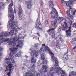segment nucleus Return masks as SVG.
<instances>
[{"label":"nucleus","instance_id":"1","mask_svg":"<svg viewBox=\"0 0 76 76\" xmlns=\"http://www.w3.org/2000/svg\"><path fill=\"white\" fill-rule=\"evenodd\" d=\"M18 35L15 36L13 39V40L12 41L10 42H9V45H11L12 47L16 48H13L15 50L17 51V50L18 48H22V46L23 45V42L22 40H19L20 39H23L25 37L24 36H22L20 37L19 36H17Z\"/></svg>","mask_w":76,"mask_h":76},{"label":"nucleus","instance_id":"2","mask_svg":"<svg viewBox=\"0 0 76 76\" xmlns=\"http://www.w3.org/2000/svg\"><path fill=\"white\" fill-rule=\"evenodd\" d=\"M10 50H11V53L9 54V58H6L5 60V61H8L9 60V62L7 61L6 62V64H8V66H10L11 65L13 66V64H11V63H15V61H14L13 60V58H14V56H13V54H15L17 52V51L15 50V49L13 48H10Z\"/></svg>","mask_w":76,"mask_h":76},{"label":"nucleus","instance_id":"3","mask_svg":"<svg viewBox=\"0 0 76 76\" xmlns=\"http://www.w3.org/2000/svg\"><path fill=\"white\" fill-rule=\"evenodd\" d=\"M11 3H12L10 4L8 7V12L10 13V14L9 15V18H11V19L10 20V21L8 22V23L9 25H10L11 26V25H12V24H14L15 23V22H14V15H13V13L14 12L13 11V9L12 7L13 6V1L11 0Z\"/></svg>","mask_w":76,"mask_h":76},{"label":"nucleus","instance_id":"4","mask_svg":"<svg viewBox=\"0 0 76 76\" xmlns=\"http://www.w3.org/2000/svg\"><path fill=\"white\" fill-rule=\"evenodd\" d=\"M47 66L46 65H43L42 66V69H41L39 70V73H37L36 75L37 76H42L44 74V73H46L47 72ZM26 75H24L23 76H34V75H33L32 73H26Z\"/></svg>","mask_w":76,"mask_h":76},{"label":"nucleus","instance_id":"5","mask_svg":"<svg viewBox=\"0 0 76 76\" xmlns=\"http://www.w3.org/2000/svg\"><path fill=\"white\" fill-rule=\"evenodd\" d=\"M33 48H31L30 50L32 51L31 52L30 54L32 57H33L31 60V63H33V64L36 63V60L34 59V56L35 57H37L38 56V52L36 50H32Z\"/></svg>","mask_w":76,"mask_h":76},{"label":"nucleus","instance_id":"6","mask_svg":"<svg viewBox=\"0 0 76 76\" xmlns=\"http://www.w3.org/2000/svg\"><path fill=\"white\" fill-rule=\"evenodd\" d=\"M18 22L15 21V23L13 24H12V25L10 26V25H8V28L10 29H14V32L13 34V35H16L18 33L19 31L17 30V28H16V27H18Z\"/></svg>","mask_w":76,"mask_h":76},{"label":"nucleus","instance_id":"7","mask_svg":"<svg viewBox=\"0 0 76 76\" xmlns=\"http://www.w3.org/2000/svg\"><path fill=\"white\" fill-rule=\"evenodd\" d=\"M59 18L60 19L51 22V24L53 27L56 28L57 26L61 23L62 20H64V19L63 17H60Z\"/></svg>","mask_w":76,"mask_h":76},{"label":"nucleus","instance_id":"8","mask_svg":"<svg viewBox=\"0 0 76 76\" xmlns=\"http://www.w3.org/2000/svg\"><path fill=\"white\" fill-rule=\"evenodd\" d=\"M58 32L56 33V34L58 37L56 39H55V40H56L55 41L57 42H60V41H61L62 43L64 42V40H63L61 38L59 37H60V31H61L60 28H58Z\"/></svg>","mask_w":76,"mask_h":76},{"label":"nucleus","instance_id":"9","mask_svg":"<svg viewBox=\"0 0 76 76\" xmlns=\"http://www.w3.org/2000/svg\"><path fill=\"white\" fill-rule=\"evenodd\" d=\"M53 12H50L51 15H55L54 16V15H52L51 16V17L52 19H55L56 20L57 18H58V12H57V10H56L55 8L52 9V10Z\"/></svg>","mask_w":76,"mask_h":76},{"label":"nucleus","instance_id":"10","mask_svg":"<svg viewBox=\"0 0 76 76\" xmlns=\"http://www.w3.org/2000/svg\"><path fill=\"white\" fill-rule=\"evenodd\" d=\"M54 72L55 73H60L61 75V76H67L65 72H64L63 70H61V68L60 67H58L56 70L55 69Z\"/></svg>","mask_w":76,"mask_h":76},{"label":"nucleus","instance_id":"11","mask_svg":"<svg viewBox=\"0 0 76 76\" xmlns=\"http://www.w3.org/2000/svg\"><path fill=\"white\" fill-rule=\"evenodd\" d=\"M38 21L39 22H38ZM36 25L35 26L36 28L37 29H42V26L41 24V22L39 20L38 21V18L36 20Z\"/></svg>","mask_w":76,"mask_h":76},{"label":"nucleus","instance_id":"12","mask_svg":"<svg viewBox=\"0 0 76 76\" xmlns=\"http://www.w3.org/2000/svg\"><path fill=\"white\" fill-rule=\"evenodd\" d=\"M76 2V0H71L69 1L68 2H65V4L67 7H69L71 5L75 4Z\"/></svg>","mask_w":76,"mask_h":76},{"label":"nucleus","instance_id":"13","mask_svg":"<svg viewBox=\"0 0 76 76\" xmlns=\"http://www.w3.org/2000/svg\"><path fill=\"white\" fill-rule=\"evenodd\" d=\"M22 12L23 11L22 10V8L21 7H20L19 8V11H18V16H19L20 19V20H22Z\"/></svg>","mask_w":76,"mask_h":76},{"label":"nucleus","instance_id":"14","mask_svg":"<svg viewBox=\"0 0 76 76\" xmlns=\"http://www.w3.org/2000/svg\"><path fill=\"white\" fill-rule=\"evenodd\" d=\"M11 33L10 32H6L5 33L2 32L1 33V35H0V38H1V37H4V36L5 37H6V38H8L9 37V35H11Z\"/></svg>","mask_w":76,"mask_h":76},{"label":"nucleus","instance_id":"15","mask_svg":"<svg viewBox=\"0 0 76 76\" xmlns=\"http://www.w3.org/2000/svg\"><path fill=\"white\" fill-rule=\"evenodd\" d=\"M54 69V67H52V68H50V72L48 73L47 75L48 76H53V72H52V71H53Z\"/></svg>","mask_w":76,"mask_h":76},{"label":"nucleus","instance_id":"16","mask_svg":"<svg viewBox=\"0 0 76 76\" xmlns=\"http://www.w3.org/2000/svg\"><path fill=\"white\" fill-rule=\"evenodd\" d=\"M64 25H63L62 26V29L63 30V31H66V29H67V28H68V25L66 23V22H64Z\"/></svg>","mask_w":76,"mask_h":76},{"label":"nucleus","instance_id":"17","mask_svg":"<svg viewBox=\"0 0 76 76\" xmlns=\"http://www.w3.org/2000/svg\"><path fill=\"white\" fill-rule=\"evenodd\" d=\"M71 27H70L68 28V30L66 31L67 35L70 36L71 35Z\"/></svg>","mask_w":76,"mask_h":76},{"label":"nucleus","instance_id":"18","mask_svg":"<svg viewBox=\"0 0 76 76\" xmlns=\"http://www.w3.org/2000/svg\"><path fill=\"white\" fill-rule=\"evenodd\" d=\"M40 47V45L38 44H36L34 45V46L33 48V49H35L37 50V49L38 48Z\"/></svg>","mask_w":76,"mask_h":76},{"label":"nucleus","instance_id":"19","mask_svg":"<svg viewBox=\"0 0 76 76\" xmlns=\"http://www.w3.org/2000/svg\"><path fill=\"white\" fill-rule=\"evenodd\" d=\"M3 42H6V39H5L4 38H2L1 39H0V45H1V44H2Z\"/></svg>","mask_w":76,"mask_h":76},{"label":"nucleus","instance_id":"20","mask_svg":"<svg viewBox=\"0 0 76 76\" xmlns=\"http://www.w3.org/2000/svg\"><path fill=\"white\" fill-rule=\"evenodd\" d=\"M68 53V52H67V53L65 54V55L63 56V57L65 58V60H67L68 59H69V58L67 55H66V54H67Z\"/></svg>","mask_w":76,"mask_h":76},{"label":"nucleus","instance_id":"21","mask_svg":"<svg viewBox=\"0 0 76 76\" xmlns=\"http://www.w3.org/2000/svg\"><path fill=\"white\" fill-rule=\"evenodd\" d=\"M44 48V50L46 52L48 51H49V50H50V49H49V48L47 46H45V48Z\"/></svg>","mask_w":76,"mask_h":76},{"label":"nucleus","instance_id":"22","mask_svg":"<svg viewBox=\"0 0 76 76\" xmlns=\"http://www.w3.org/2000/svg\"><path fill=\"white\" fill-rule=\"evenodd\" d=\"M76 76V72L74 71H72L71 73V75H69V76Z\"/></svg>","mask_w":76,"mask_h":76},{"label":"nucleus","instance_id":"23","mask_svg":"<svg viewBox=\"0 0 76 76\" xmlns=\"http://www.w3.org/2000/svg\"><path fill=\"white\" fill-rule=\"evenodd\" d=\"M13 67V65H12V64L10 65H8V66H6V68L7 69H12Z\"/></svg>","mask_w":76,"mask_h":76},{"label":"nucleus","instance_id":"24","mask_svg":"<svg viewBox=\"0 0 76 76\" xmlns=\"http://www.w3.org/2000/svg\"><path fill=\"white\" fill-rule=\"evenodd\" d=\"M44 48L43 47H41L40 50L39 51V53L40 54H41L42 52L44 51Z\"/></svg>","mask_w":76,"mask_h":76},{"label":"nucleus","instance_id":"25","mask_svg":"<svg viewBox=\"0 0 76 76\" xmlns=\"http://www.w3.org/2000/svg\"><path fill=\"white\" fill-rule=\"evenodd\" d=\"M72 10V8H70L69 10H67L66 12V14L67 15H69L70 14V11Z\"/></svg>","mask_w":76,"mask_h":76},{"label":"nucleus","instance_id":"26","mask_svg":"<svg viewBox=\"0 0 76 76\" xmlns=\"http://www.w3.org/2000/svg\"><path fill=\"white\" fill-rule=\"evenodd\" d=\"M51 59H53L54 61H58L57 60V59L55 57H54V55L52 56Z\"/></svg>","mask_w":76,"mask_h":76},{"label":"nucleus","instance_id":"27","mask_svg":"<svg viewBox=\"0 0 76 76\" xmlns=\"http://www.w3.org/2000/svg\"><path fill=\"white\" fill-rule=\"evenodd\" d=\"M54 29H55V28H52L51 29H50L49 30L47 31V32H48V34H50V33H51V32L52 31H54Z\"/></svg>","mask_w":76,"mask_h":76},{"label":"nucleus","instance_id":"28","mask_svg":"<svg viewBox=\"0 0 76 76\" xmlns=\"http://www.w3.org/2000/svg\"><path fill=\"white\" fill-rule=\"evenodd\" d=\"M41 59L42 60H45V58H44V55L43 54H41Z\"/></svg>","mask_w":76,"mask_h":76},{"label":"nucleus","instance_id":"29","mask_svg":"<svg viewBox=\"0 0 76 76\" xmlns=\"http://www.w3.org/2000/svg\"><path fill=\"white\" fill-rule=\"evenodd\" d=\"M62 2V4L63 6H64L65 5V4H66V2L64 1V0H61V1Z\"/></svg>","mask_w":76,"mask_h":76},{"label":"nucleus","instance_id":"30","mask_svg":"<svg viewBox=\"0 0 76 76\" xmlns=\"http://www.w3.org/2000/svg\"><path fill=\"white\" fill-rule=\"evenodd\" d=\"M13 29V30H11L10 31V34H11L10 35H13V34H14V32H15V30H14V28Z\"/></svg>","mask_w":76,"mask_h":76},{"label":"nucleus","instance_id":"31","mask_svg":"<svg viewBox=\"0 0 76 76\" xmlns=\"http://www.w3.org/2000/svg\"><path fill=\"white\" fill-rule=\"evenodd\" d=\"M68 18L69 19H73V17H72V15H68Z\"/></svg>","mask_w":76,"mask_h":76},{"label":"nucleus","instance_id":"32","mask_svg":"<svg viewBox=\"0 0 76 76\" xmlns=\"http://www.w3.org/2000/svg\"><path fill=\"white\" fill-rule=\"evenodd\" d=\"M58 61H56L55 62V66L56 67L57 66H58Z\"/></svg>","mask_w":76,"mask_h":76},{"label":"nucleus","instance_id":"33","mask_svg":"<svg viewBox=\"0 0 76 76\" xmlns=\"http://www.w3.org/2000/svg\"><path fill=\"white\" fill-rule=\"evenodd\" d=\"M48 51H49V53L50 54H51L52 56H54V54L52 53V52H51V51L50 50V49H49V50Z\"/></svg>","mask_w":76,"mask_h":76},{"label":"nucleus","instance_id":"34","mask_svg":"<svg viewBox=\"0 0 76 76\" xmlns=\"http://www.w3.org/2000/svg\"><path fill=\"white\" fill-rule=\"evenodd\" d=\"M47 63V60H45L44 61H43L42 62V64H46Z\"/></svg>","mask_w":76,"mask_h":76},{"label":"nucleus","instance_id":"35","mask_svg":"<svg viewBox=\"0 0 76 76\" xmlns=\"http://www.w3.org/2000/svg\"><path fill=\"white\" fill-rule=\"evenodd\" d=\"M31 1H25V4H31Z\"/></svg>","mask_w":76,"mask_h":76},{"label":"nucleus","instance_id":"36","mask_svg":"<svg viewBox=\"0 0 76 76\" xmlns=\"http://www.w3.org/2000/svg\"><path fill=\"white\" fill-rule=\"evenodd\" d=\"M52 38H54L55 37V32H53L52 35Z\"/></svg>","mask_w":76,"mask_h":76},{"label":"nucleus","instance_id":"37","mask_svg":"<svg viewBox=\"0 0 76 76\" xmlns=\"http://www.w3.org/2000/svg\"><path fill=\"white\" fill-rule=\"evenodd\" d=\"M54 7V4H50V9H53Z\"/></svg>","mask_w":76,"mask_h":76},{"label":"nucleus","instance_id":"38","mask_svg":"<svg viewBox=\"0 0 76 76\" xmlns=\"http://www.w3.org/2000/svg\"><path fill=\"white\" fill-rule=\"evenodd\" d=\"M32 5L31 4H29L27 6V7L28 8V9H30L31 8V7L32 6Z\"/></svg>","mask_w":76,"mask_h":76},{"label":"nucleus","instance_id":"39","mask_svg":"<svg viewBox=\"0 0 76 76\" xmlns=\"http://www.w3.org/2000/svg\"><path fill=\"white\" fill-rule=\"evenodd\" d=\"M3 50V48H1V49H0V56H2V53H1V51H2Z\"/></svg>","mask_w":76,"mask_h":76},{"label":"nucleus","instance_id":"40","mask_svg":"<svg viewBox=\"0 0 76 76\" xmlns=\"http://www.w3.org/2000/svg\"><path fill=\"white\" fill-rule=\"evenodd\" d=\"M20 56H21L20 54H17L15 56V57H20Z\"/></svg>","mask_w":76,"mask_h":76},{"label":"nucleus","instance_id":"41","mask_svg":"<svg viewBox=\"0 0 76 76\" xmlns=\"http://www.w3.org/2000/svg\"><path fill=\"white\" fill-rule=\"evenodd\" d=\"M45 25H48V20H47L45 23Z\"/></svg>","mask_w":76,"mask_h":76},{"label":"nucleus","instance_id":"42","mask_svg":"<svg viewBox=\"0 0 76 76\" xmlns=\"http://www.w3.org/2000/svg\"><path fill=\"white\" fill-rule=\"evenodd\" d=\"M35 67H36V65H35V64H33L32 65L31 68L34 69V68H35Z\"/></svg>","mask_w":76,"mask_h":76},{"label":"nucleus","instance_id":"43","mask_svg":"<svg viewBox=\"0 0 76 76\" xmlns=\"http://www.w3.org/2000/svg\"><path fill=\"white\" fill-rule=\"evenodd\" d=\"M35 38L36 39H38V38H39V36H37L36 37H33V39Z\"/></svg>","mask_w":76,"mask_h":76},{"label":"nucleus","instance_id":"44","mask_svg":"<svg viewBox=\"0 0 76 76\" xmlns=\"http://www.w3.org/2000/svg\"><path fill=\"white\" fill-rule=\"evenodd\" d=\"M73 27L76 28V23H74L72 25Z\"/></svg>","mask_w":76,"mask_h":76},{"label":"nucleus","instance_id":"45","mask_svg":"<svg viewBox=\"0 0 76 76\" xmlns=\"http://www.w3.org/2000/svg\"><path fill=\"white\" fill-rule=\"evenodd\" d=\"M40 2H41V6H43V5H44V3H43V2H42V1H41Z\"/></svg>","mask_w":76,"mask_h":76},{"label":"nucleus","instance_id":"46","mask_svg":"<svg viewBox=\"0 0 76 76\" xmlns=\"http://www.w3.org/2000/svg\"><path fill=\"white\" fill-rule=\"evenodd\" d=\"M17 29H19V30H22V27H20V28L18 27L17 28Z\"/></svg>","mask_w":76,"mask_h":76},{"label":"nucleus","instance_id":"47","mask_svg":"<svg viewBox=\"0 0 76 76\" xmlns=\"http://www.w3.org/2000/svg\"><path fill=\"white\" fill-rule=\"evenodd\" d=\"M73 41H76V37H75L73 39H72Z\"/></svg>","mask_w":76,"mask_h":76},{"label":"nucleus","instance_id":"48","mask_svg":"<svg viewBox=\"0 0 76 76\" xmlns=\"http://www.w3.org/2000/svg\"><path fill=\"white\" fill-rule=\"evenodd\" d=\"M72 13L73 15H75V11H72Z\"/></svg>","mask_w":76,"mask_h":76},{"label":"nucleus","instance_id":"49","mask_svg":"<svg viewBox=\"0 0 76 76\" xmlns=\"http://www.w3.org/2000/svg\"><path fill=\"white\" fill-rule=\"evenodd\" d=\"M14 69L13 68L10 69V70H9V71L10 72V73H11V71L12 70V71H13V69Z\"/></svg>","mask_w":76,"mask_h":76},{"label":"nucleus","instance_id":"50","mask_svg":"<svg viewBox=\"0 0 76 76\" xmlns=\"http://www.w3.org/2000/svg\"><path fill=\"white\" fill-rule=\"evenodd\" d=\"M6 41L7 42H9V39H7Z\"/></svg>","mask_w":76,"mask_h":76},{"label":"nucleus","instance_id":"51","mask_svg":"<svg viewBox=\"0 0 76 76\" xmlns=\"http://www.w3.org/2000/svg\"><path fill=\"white\" fill-rule=\"evenodd\" d=\"M70 42L71 43V44L72 45H73V44H75L74 42L71 41V42Z\"/></svg>","mask_w":76,"mask_h":76},{"label":"nucleus","instance_id":"52","mask_svg":"<svg viewBox=\"0 0 76 76\" xmlns=\"http://www.w3.org/2000/svg\"><path fill=\"white\" fill-rule=\"evenodd\" d=\"M24 27L25 28L26 26V23H24Z\"/></svg>","mask_w":76,"mask_h":76},{"label":"nucleus","instance_id":"53","mask_svg":"<svg viewBox=\"0 0 76 76\" xmlns=\"http://www.w3.org/2000/svg\"><path fill=\"white\" fill-rule=\"evenodd\" d=\"M7 3L8 4L10 3V0H7Z\"/></svg>","mask_w":76,"mask_h":76},{"label":"nucleus","instance_id":"54","mask_svg":"<svg viewBox=\"0 0 76 76\" xmlns=\"http://www.w3.org/2000/svg\"><path fill=\"white\" fill-rule=\"evenodd\" d=\"M49 4H50V3H51V4H53V1H50L49 2Z\"/></svg>","mask_w":76,"mask_h":76},{"label":"nucleus","instance_id":"55","mask_svg":"<svg viewBox=\"0 0 76 76\" xmlns=\"http://www.w3.org/2000/svg\"><path fill=\"white\" fill-rule=\"evenodd\" d=\"M10 72H9L7 74V75H8V76H10Z\"/></svg>","mask_w":76,"mask_h":76},{"label":"nucleus","instance_id":"56","mask_svg":"<svg viewBox=\"0 0 76 76\" xmlns=\"http://www.w3.org/2000/svg\"><path fill=\"white\" fill-rule=\"evenodd\" d=\"M49 42L50 43V45H52V41H49Z\"/></svg>","mask_w":76,"mask_h":76},{"label":"nucleus","instance_id":"57","mask_svg":"<svg viewBox=\"0 0 76 76\" xmlns=\"http://www.w3.org/2000/svg\"><path fill=\"white\" fill-rule=\"evenodd\" d=\"M45 44H42V47H43V48H44V47H45Z\"/></svg>","mask_w":76,"mask_h":76},{"label":"nucleus","instance_id":"58","mask_svg":"<svg viewBox=\"0 0 76 76\" xmlns=\"http://www.w3.org/2000/svg\"><path fill=\"white\" fill-rule=\"evenodd\" d=\"M3 70V68L1 67H0V71H2Z\"/></svg>","mask_w":76,"mask_h":76},{"label":"nucleus","instance_id":"59","mask_svg":"<svg viewBox=\"0 0 76 76\" xmlns=\"http://www.w3.org/2000/svg\"><path fill=\"white\" fill-rule=\"evenodd\" d=\"M26 63H30V61H26Z\"/></svg>","mask_w":76,"mask_h":76},{"label":"nucleus","instance_id":"60","mask_svg":"<svg viewBox=\"0 0 76 76\" xmlns=\"http://www.w3.org/2000/svg\"><path fill=\"white\" fill-rule=\"evenodd\" d=\"M70 23H71L70 25H72V21H70Z\"/></svg>","mask_w":76,"mask_h":76},{"label":"nucleus","instance_id":"61","mask_svg":"<svg viewBox=\"0 0 76 76\" xmlns=\"http://www.w3.org/2000/svg\"><path fill=\"white\" fill-rule=\"evenodd\" d=\"M25 57L26 58H28V56H26Z\"/></svg>","mask_w":76,"mask_h":76},{"label":"nucleus","instance_id":"62","mask_svg":"<svg viewBox=\"0 0 76 76\" xmlns=\"http://www.w3.org/2000/svg\"><path fill=\"white\" fill-rule=\"evenodd\" d=\"M37 35H38V36H39V33H38L37 34Z\"/></svg>","mask_w":76,"mask_h":76},{"label":"nucleus","instance_id":"63","mask_svg":"<svg viewBox=\"0 0 76 76\" xmlns=\"http://www.w3.org/2000/svg\"><path fill=\"white\" fill-rule=\"evenodd\" d=\"M20 55H21V54H22V52L20 51Z\"/></svg>","mask_w":76,"mask_h":76},{"label":"nucleus","instance_id":"64","mask_svg":"<svg viewBox=\"0 0 76 76\" xmlns=\"http://www.w3.org/2000/svg\"><path fill=\"white\" fill-rule=\"evenodd\" d=\"M74 50H75V49H76V46L74 48Z\"/></svg>","mask_w":76,"mask_h":76}]
</instances>
